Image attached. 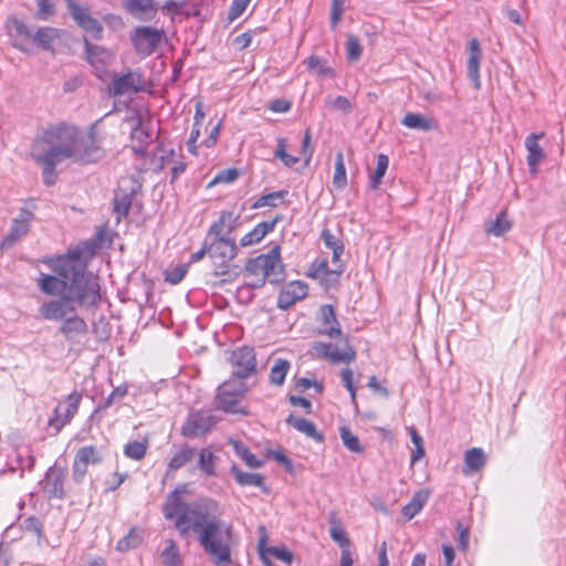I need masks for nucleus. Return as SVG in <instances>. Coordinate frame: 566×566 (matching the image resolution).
Returning a JSON list of instances; mask_svg holds the SVG:
<instances>
[{
	"label": "nucleus",
	"mask_w": 566,
	"mask_h": 566,
	"mask_svg": "<svg viewBox=\"0 0 566 566\" xmlns=\"http://www.w3.org/2000/svg\"><path fill=\"white\" fill-rule=\"evenodd\" d=\"M54 274L40 273L36 279L39 290L48 296L60 298L44 302L39 312L46 321H63L60 333L67 342H77L85 336L88 327L84 318L75 315V304L92 306L99 301V284L96 276L86 273L81 263V253L71 251L66 254L43 258Z\"/></svg>",
	"instance_id": "f257e3e1"
},
{
	"label": "nucleus",
	"mask_w": 566,
	"mask_h": 566,
	"mask_svg": "<svg viewBox=\"0 0 566 566\" xmlns=\"http://www.w3.org/2000/svg\"><path fill=\"white\" fill-rule=\"evenodd\" d=\"M188 492V484L182 483L167 495L163 506L165 518L175 521V527L182 537L191 531L197 532L200 545L217 565L230 563L232 525L218 517L219 503L211 497H201L191 504L184 502L181 494Z\"/></svg>",
	"instance_id": "f03ea898"
},
{
	"label": "nucleus",
	"mask_w": 566,
	"mask_h": 566,
	"mask_svg": "<svg viewBox=\"0 0 566 566\" xmlns=\"http://www.w3.org/2000/svg\"><path fill=\"white\" fill-rule=\"evenodd\" d=\"M188 492V484L182 483L167 495L163 506L165 518L175 521V527L182 537L191 531L197 532L200 545L217 565L230 563L232 525L218 517L219 503L211 497H201L191 504L184 502L181 494Z\"/></svg>",
	"instance_id": "7ed1b4c3"
},
{
	"label": "nucleus",
	"mask_w": 566,
	"mask_h": 566,
	"mask_svg": "<svg viewBox=\"0 0 566 566\" xmlns=\"http://www.w3.org/2000/svg\"><path fill=\"white\" fill-rule=\"evenodd\" d=\"M101 142L96 123L83 134L77 126L59 122L48 125L34 136L30 156L42 169L44 184L52 186L56 181L55 168L60 163L66 159L78 165L96 161Z\"/></svg>",
	"instance_id": "20e7f679"
},
{
	"label": "nucleus",
	"mask_w": 566,
	"mask_h": 566,
	"mask_svg": "<svg viewBox=\"0 0 566 566\" xmlns=\"http://www.w3.org/2000/svg\"><path fill=\"white\" fill-rule=\"evenodd\" d=\"M238 254L235 241L230 238H218L209 247L212 275L223 277L222 282L232 281L238 276V266L232 263Z\"/></svg>",
	"instance_id": "39448f33"
},
{
	"label": "nucleus",
	"mask_w": 566,
	"mask_h": 566,
	"mask_svg": "<svg viewBox=\"0 0 566 566\" xmlns=\"http://www.w3.org/2000/svg\"><path fill=\"white\" fill-rule=\"evenodd\" d=\"M248 391L247 384L237 378H230L222 382L217 390L216 406L218 409L230 412L248 415V411L240 407V402Z\"/></svg>",
	"instance_id": "423d86ee"
},
{
	"label": "nucleus",
	"mask_w": 566,
	"mask_h": 566,
	"mask_svg": "<svg viewBox=\"0 0 566 566\" xmlns=\"http://www.w3.org/2000/svg\"><path fill=\"white\" fill-rule=\"evenodd\" d=\"M82 399L83 394L75 389L64 400L59 401L46 422V427L53 436L59 434L65 426L71 423L78 411Z\"/></svg>",
	"instance_id": "0eeeda50"
},
{
	"label": "nucleus",
	"mask_w": 566,
	"mask_h": 566,
	"mask_svg": "<svg viewBox=\"0 0 566 566\" xmlns=\"http://www.w3.org/2000/svg\"><path fill=\"white\" fill-rule=\"evenodd\" d=\"M148 82L140 69L127 70L122 75H113L109 91L114 96H123L145 92Z\"/></svg>",
	"instance_id": "6e6552de"
},
{
	"label": "nucleus",
	"mask_w": 566,
	"mask_h": 566,
	"mask_svg": "<svg viewBox=\"0 0 566 566\" xmlns=\"http://www.w3.org/2000/svg\"><path fill=\"white\" fill-rule=\"evenodd\" d=\"M164 36V30L151 27H136L130 32V41L134 49L143 56H148L154 53L161 43Z\"/></svg>",
	"instance_id": "1a4fd4ad"
},
{
	"label": "nucleus",
	"mask_w": 566,
	"mask_h": 566,
	"mask_svg": "<svg viewBox=\"0 0 566 566\" xmlns=\"http://www.w3.org/2000/svg\"><path fill=\"white\" fill-rule=\"evenodd\" d=\"M332 264L333 266L329 268L326 258L317 259L311 263L306 275L313 280H317L319 284L326 289L335 286L339 282L344 266L339 260L336 262L332 260Z\"/></svg>",
	"instance_id": "9d476101"
},
{
	"label": "nucleus",
	"mask_w": 566,
	"mask_h": 566,
	"mask_svg": "<svg viewBox=\"0 0 566 566\" xmlns=\"http://www.w3.org/2000/svg\"><path fill=\"white\" fill-rule=\"evenodd\" d=\"M216 424L214 417L208 411L190 412L180 428L185 438L195 439L208 434Z\"/></svg>",
	"instance_id": "9b49d317"
},
{
	"label": "nucleus",
	"mask_w": 566,
	"mask_h": 566,
	"mask_svg": "<svg viewBox=\"0 0 566 566\" xmlns=\"http://www.w3.org/2000/svg\"><path fill=\"white\" fill-rule=\"evenodd\" d=\"M103 460L101 450L95 446L80 448L74 457L72 474L74 480L82 481L88 471L90 464H98Z\"/></svg>",
	"instance_id": "f8f14e48"
},
{
	"label": "nucleus",
	"mask_w": 566,
	"mask_h": 566,
	"mask_svg": "<svg viewBox=\"0 0 566 566\" xmlns=\"http://www.w3.org/2000/svg\"><path fill=\"white\" fill-rule=\"evenodd\" d=\"M310 286L306 282L294 280L285 283L277 294L276 305L280 310H289L308 295Z\"/></svg>",
	"instance_id": "ddd939ff"
},
{
	"label": "nucleus",
	"mask_w": 566,
	"mask_h": 566,
	"mask_svg": "<svg viewBox=\"0 0 566 566\" xmlns=\"http://www.w3.org/2000/svg\"><path fill=\"white\" fill-rule=\"evenodd\" d=\"M69 11L77 25L81 27L93 39L101 40L103 38V27L95 18H93L86 9L77 4L76 0H65Z\"/></svg>",
	"instance_id": "4468645a"
},
{
	"label": "nucleus",
	"mask_w": 566,
	"mask_h": 566,
	"mask_svg": "<svg viewBox=\"0 0 566 566\" xmlns=\"http://www.w3.org/2000/svg\"><path fill=\"white\" fill-rule=\"evenodd\" d=\"M233 378L243 380L255 371L256 361L252 348L240 347L233 350L231 356Z\"/></svg>",
	"instance_id": "2eb2a0df"
},
{
	"label": "nucleus",
	"mask_w": 566,
	"mask_h": 566,
	"mask_svg": "<svg viewBox=\"0 0 566 566\" xmlns=\"http://www.w3.org/2000/svg\"><path fill=\"white\" fill-rule=\"evenodd\" d=\"M313 349L318 357L325 358L332 364H349L356 358V350L348 345L347 338H345V347L342 350L337 349L332 344L324 342L315 343L313 345Z\"/></svg>",
	"instance_id": "dca6fc26"
},
{
	"label": "nucleus",
	"mask_w": 566,
	"mask_h": 566,
	"mask_svg": "<svg viewBox=\"0 0 566 566\" xmlns=\"http://www.w3.org/2000/svg\"><path fill=\"white\" fill-rule=\"evenodd\" d=\"M34 219L32 209L22 208L18 218L12 222L9 233L0 243L1 249L12 247L19 239L28 234L31 222Z\"/></svg>",
	"instance_id": "f3484780"
},
{
	"label": "nucleus",
	"mask_w": 566,
	"mask_h": 566,
	"mask_svg": "<svg viewBox=\"0 0 566 566\" xmlns=\"http://www.w3.org/2000/svg\"><path fill=\"white\" fill-rule=\"evenodd\" d=\"M317 334L329 338H337L343 335L340 324L332 305H322L317 313Z\"/></svg>",
	"instance_id": "a211bd4d"
},
{
	"label": "nucleus",
	"mask_w": 566,
	"mask_h": 566,
	"mask_svg": "<svg viewBox=\"0 0 566 566\" xmlns=\"http://www.w3.org/2000/svg\"><path fill=\"white\" fill-rule=\"evenodd\" d=\"M263 272L271 283H277L283 279L284 265L281 260V247L274 245L266 254H260Z\"/></svg>",
	"instance_id": "6ab92c4d"
},
{
	"label": "nucleus",
	"mask_w": 566,
	"mask_h": 566,
	"mask_svg": "<svg viewBox=\"0 0 566 566\" xmlns=\"http://www.w3.org/2000/svg\"><path fill=\"white\" fill-rule=\"evenodd\" d=\"M83 42L86 60L94 67L96 75L103 80L104 75H106L105 67L113 59V54L104 46L92 44L86 36L83 39Z\"/></svg>",
	"instance_id": "aec40b11"
},
{
	"label": "nucleus",
	"mask_w": 566,
	"mask_h": 566,
	"mask_svg": "<svg viewBox=\"0 0 566 566\" xmlns=\"http://www.w3.org/2000/svg\"><path fill=\"white\" fill-rule=\"evenodd\" d=\"M545 136L544 132L539 133H531L525 138V148L527 150V166L530 172L535 176L538 171L539 164L545 159L546 155L542 146L539 145V140Z\"/></svg>",
	"instance_id": "412c9836"
},
{
	"label": "nucleus",
	"mask_w": 566,
	"mask_h": 566,
	"mask_svg": "<svg viewBox=\"0 0 566 566\" xmlns=\"http://www.w3.org/2000/svg\"><path fill=\"white\" fill-rule=\"evenodd\" d=\"M282 220L283 216L276 214L271 220L259 222L251 231L241 237L240 245L245 248L260 243L269 233L275 229L276 224Z\"/></svg>",
	"instance_id": "4be33fe9"
},
{
	"label": "nucleus",
	"mask_w": 566,
	"mask_h": 566,
	"mask_svg": "<svg viewBox=\"0 0 566 566\" xmlns=\"http://www.w3.org/2000/svg\"><path fill=\"white\" fill-rule=\"evenodd\" d=\"M196 449L189 444L174 446L167 461L165 476H171L175 472L188 464L195 457Z\"/></svg>",
	"instance_id": "5701e85b"
},
{
	"label": "nucleus",
	"mask_w": 566,
	"mask_h": 566,
	"mask_svg": "<svg viewBox=\"0 0 566 566\" xmlns=\"http://www.w3.org/2000/svg\"><path fill=\"white\" fill-rule=\"evenodd\" d=\"M9 35L14 41L13 45L21 51L27 52L25 43L33 41V33L30 28L20 19L10 17L6 22Z\"/></svg>",
	"instance_id": "b1692460"
},
{
	"label": "nucleus",
	"mask_w": 566,
	"mask_h": 566,
	"mask_svg": "<svg viewBox=\"0 0 566 566\" xmlns=\"http://www.w3.org/2000/svg\"><path fill=\"white\" fill-rule=\"evenodd\" d=\"M239 214L233 211H221L219 218L210 226L209 234L218 238H224V234L233 232L238 226Z\"/></svg>",
	"instance_id": "393cba45"
},
{
	"label": "nucleus",
	"mask_w": 566,
	"mask_h": 566,
	"mask_svg": "<svg viewBox=\"0 0 566 566\" xmlns=\"http://www.w3.org/2000/svg\"><path fill=\"white\" fill-rule=\"evenodd\" d=\"M43 491L50 496L62 499L64 495V473L59 468H51L43 481Z\"/></svg>",
	"instance_id": "a878e982"
},
{
	"label": "nucleus",
	"mask_w": 566,
	"mask_h": 566,
	"mask_svg": "<svg viewBox=\"0 0 566 566\" xmlns=\"http://www.w3.org/2000/svg\"><path fill=\"white\" fill-rule=\"evenodd\" d=\"M260 558L265 566H273L272 558L279 559L287 565L293 562V554L285 546H270L265 547L263 541L259 545Z\"/></svg>",
	"instance_id": "bb28decb"
},
{
	"label": "nucleus",
	"mask_w": 566,
	"mask_h": 566,
	"mask_svg": "<svg viewBox=\"0 0 566 566\" xmlns=\"http://www.w3.org/2000/svg\"><path fill=\"white\" fill-rule=\"evenodd\" d=\"M286 423L315 442L324 441V434L317 431L315 423L311 420L291 413L286 418Z\"/></svg>",
	"instance_id": "cd10ccee"
},
{
	"label": "nucleus",
	"mask_w": 566,
	"mask_h": 566,
	"mask_svg": "<svg viewBox=\"0 0 566 566\" xmlns=\"http://www.w3.org/2000/svg\"><path fill=\"white\" fill-rule=\"evenodd\" d=\"M482 59V52L479 41L473 38L469 42V59H468V74L470 78L475 83V87H480V62Z\"/></svg>",
	"instance_id": "c85d7f7f"
},
{
	"label": "nucleus",
	"mask_w": 566,
	"mask_h": 566,
	"mask_svg": "<svg viewBox=\"0 0 566 566\" xmlns=\"http://www.w3.org/2000/svg\"><path fill=\"white\" fill-rule=\"evenodd\" d=\"M486 462V457L481 448H472L464 453V465L462 472L464 475H471L479 472Z\"/></svg>",
	"instance_id": "c756f323"
},
{
	"label": "nucleus",
	"mask_w": 566,
	"mask_h": 566,
	"mask_svg": "<svg viewBox=\"0 0 566 566\" xmlns=\"http://www.w3.org/2000/svg\"><path fill=\"white\" fill-rule=\"evenodd\" d=\"M245 277L247 282L252 287H262L266 282L263 266L261 265L259 255L254 259H250L245 264Z\"/></svg>",
	"instance_id": "7c9ffc66"
},
{
	"label": "nucleus",
	"mask_w": 566,
	"mask_h": 566,
	"mask_svg": "<svg viewBox=\"0 0 566 566\" xmlns=\"http://www.w3.org/2000/svg\"><path fill=\"white\" fill-rule=\"evenodd\" d=\"M62 33L59 29L43 27L33 34V42L44 50H53L55 42L61 39Z\"/></svg>",
	"instance_id": "2f4dec72"
},
{
	"label": "nucleus",
	"mask_w": 566,
	"mask_h": 566,
	"mask_svg": "<svg viewBox=\"0 0 566 566\" xmlns=\"http://www.w3.org/2000/svg\"><path fill=\"white\" fill-rule=\"evenodd\" d=\"M218 457L214 454L211 447L202 448L198 453V469L206 476H213L217 474Z\"/></svg>",
	"instance_id": "473e14b6"
},
{
	"label": "nucleus",
	"mask_w": 566,
	"mask_h": 566,
	"mask_svg": "<svg viewBox=\"0 0 566 566\" xmlns=\"http://www.w3.org/2000/svg\"><path fill=\"white\" fill-rule=\"evenodd\" d=\"M401 124L410 129L432 130L437 127V123L432 117L421 114L407 113L401 119Z\"/></svg>",
	"instance_id": "72a5a7b5"
},
{
	"label": "nucleus",
	"mask_w": 566,
	"mask_h": 566,
	"mask_svg": "<svg viewBox=\"0 0 566 566\" xmlns=\"http://www.w3.org/2000/svg\"><path fill=\"white\" fill-rule=\"evenodd\" d=\"M429 499V491L419 490L412 496V499L401 509L402 515L407 520L413 518L426 505Z\"/></svg>",
	"instance_id": "f704fd0d"
},
{
	"label": "nucleus",
	"mask_w": 566,
	"mask_h": 566,
	"mask_svg": "<svg viewBox=\"0 0 566 566\" xmlns=\"http://www.w3.org/2000/svg\"><path fill=\"white\" fill-rule=\"evenodd\" d=\"M231 473L238 484H240L242 486H250V485L259 486L264 492H266V488L264 486V478L261 474L243 472L235 464H233L231 467Z\"/></svg>",
	"instance_id": "c9c22d12"
},
{
	"label": "nucleus",
	"mask_w": 566,
	"mask_h": 566,
	"mask_svg": "<svg viewBox=\"0 0 566 566\" xmlns=\"http://www.w3.org/2000/svg\"><path fill=\"white\" fill-rule=\"evenodd\" d=\"M228 443L233 448L235 454L249 467L252 469L261 468L263 465V461L259 460L250 449L244 446L241 441L235 440L233 438L228 439Z\"/></svg>",
	"instance_id": "e433bc0d"
},
{
	"label": "nucleus",
	"mask_w": 566,
	"mask_h": 566,
	"mask_svg": "<svg viewBox=\"0 0 566 566\" xmlns=\"http://www.w3.org/2000/svg\"><path fill=\"white\" fill-rule=\"evenodd\" d=\"M329 535L334 542H336L342 549L350 548L352 542L347 536L342 523L336 518V513L329 514Z\"/></svg>",
	"instance_id": "4c0bfd02"
},
{
	"label": "nucleus",
	"mask_w": 566,
	"mask_h": 566,
	"mask_svg": "<svg viewBox=\"0 0 566 566\" xmlns=\"http://www.w3.org/2000/svg\"><path fill=\"white\" fill-rule=\"evenodd\" d=\"M149 441L148 438L143 440H133L124 446V454L126 458L134 461H142L148 451Z\"/></svg>",
	"instance_id": "58836bf2"
},
{
	"label": "nucleus",
	"mask_w": 566,
	"mask_h": 566,
	"mask_svg": "<svg viewBox=\"0 0 566 566\" xmlns=\"http://www.w3.org/2000/svg\"><path fill=\"white\" fill-rule=\"evenodd\" d=\"M125 9L135 17H139L144 13H151L155 15L157 12V7L154 0H125L124 1Z\"/></svg>",
	"instance_id": "ea45409f"
},
{
	"label": "nucleus",
	"mask_w": 566,
	"mask_h": 566,
	"mask_svg": "<svg viewBox=\"0 0 566 566\" xmlns=\"http://www.w3.org/2000/svg\"><path fill=\"white\" fill-rule=\"evenodd\" d=\"M512 228L511 221L507 219L506 210L501 211L495 220L490 221L485 226V231L488 234L500 237L507 232Z\"/></svg>",
	"instance_id": "a19ab883"
},
{
	"label": "nucleus",
	"mask_w": 566,
	"mask_h": 566,
	"mask_svg": "<svg viewBox=\"0 0 566 566\" xmlns=\"http://www.w3.org/2000/svg\"><path fill=\"white\" fill-rule=\"evenodd\" d=\"M304 63L307 70L314 72L318 76L335 77V71L327 65L326 61L317 55H310Z\"/></svg>",
	"instance_id": "79ce46f5"
},
{
	"label": "nucleus",
	"mask_w": 566,
	"mask_h": 566,
	"mask_svg": "<svg viewBox=\"0 0 566 566\" xmlns=\"http://www.w3.org/2000/svg\"><path fill=\"white\" fill-rule=\"evenodd\" d=\"M290 367L291 364L287 359L277 358L270 370V382L275 386H282Z\"/></svg>",
	"instance_id": "37998d69"
},
{
	"label": "nucleus",
	"mask_w": 566,
	"mask_h": 566,
	"mask_svg": "<svg viewBox=\"0 0 566 566\" xmlns=\"http://www.w3.org/2000/svg\"><path fill=\"white\" fill-rule=\"evenodd\" d=\"M333 186L338 190H343L347 186L346 167L343 151H338L335 157Z\"/></svg>",
	"instance_id": "c03bdc74"
},
{
	"label": "nucleus",
	"mask_w": 566,
	"mask_h": 566,
	"mask_svg": "<svg viewBox=\"0 0 566 566\" xmlns=\"http://www.w3.org/2000/svg\"><path fill=\"white\" fill-rule=\"evenodd\" d=\"M389 166V158L385 154H379L377 156V165L375 168V171L369 176V186L373 190H376L380 184L381 180L387 171V168Z\"/></svg>",
	"instance_id": "a18cd8bd"
},
{
	"label": "nucleus",
	"mask_w": 566,
	"mask_h": 566,
	"mask_svg": "<svg viewBox=\"0 0 566 566\" xmlns=\"http://www.w3.org/2000/svg\"><path fill=\"white\" fill-rule=\"evenodd\" d=\"M160 559L165 566H180L181 558L177 544L174 539L166 541V546L160 554Z\"/></svg>",
	"instance_id": "49530a36"
},
{
	"label": "nucleus",
	"mask_w": 566,
	"mask_h": 566,
	"mask_svg": "<svg viewBox=\"0 0 566 566\" xmlns=\"http://www.w3.org/2000/svg\"><path fill=\"white\" fill-rule=\"evenodd\" d=\"M339 436L344 446L352 452L363 453L364 448L361 447L359 439L354 434L350 429L346 426L339 428Z\"/></svg>",
	"instance_id": "de8ad7c7"
},
{
	"label": "nucleus",
	"mask_w": 566,
	"mask_h": 566,
	"mask_svg": "<svg viewBox=\"0 0 566 566\" xmlns=\"http://www.w3.org/2000/svg\"><path fill=\"white\" fill-rule=\"evenodd\" d=\"M274 156L279 158L286 167H293L300 161L298 157L292 156L287 153V143L282 137L276 139V149L274 151Z\"/></svg>",
	"instance_id": "09e8293b"
},
{
	"label": "nucleus",
	"mask_w": 566,
	"mask_h": 566,
	"mask_svg": "<svg viewBox=\"0 0 566 566\" xmlns=\"http://www.w3.org/2000/svg\"><path fill=\"white\" fill-rule=\"evenodd\" d=\"M322 239H323L325 245L333 251V261L334 262L338 261L340 254L344 251L343 243L328 229L323 230Z\"/></svg>",
	"instance_id": "8fccbe9b"
},
{
	"label": "nucleus",
	"mask_w": 566,
	"mask_h": 566,
	"mask_svg": "<svg viewBox=\"0 0 566 566\" xmlns=\"http://www.w3.org/2000/svg\"><path fill=\"white\" fill-rule=\"evenodd\" d=\"M363 53L361 45L359 43V40L354 34L347 35L346 40V54L347 59L350 62H356L360 59Z\"/></svg>",
	"instance_id": "3c124183"
},
{
	"label": "nucleus",
	"mask_w": 566,
	"mask_h": 566,
	"mask_svg": "<svg viewBox=\"0 0 566 566\" xmlns=\"http://www.w3.org/2000/svg\"><path fill=\"white\" fill-rule=\"evenodd\" d=\"M285 193V191H275L263 195L252 205V208L260 209L263 207H276L277 201L281 200Z\"/></svg>",
	"instance_id": "603ef678"
},
{
	"label": "nucleus",
	"mask_w": 566,
	"mask_h": 566,
	"mask_svg": "<svg viewBox=\"0 0 566 566\" xmlns=\"http://www.w3.org/2000/svg\"><path fill=\"white\" fill-rule=\"evenodd\" d=\"M239 177V171L235 168L220 170L214 178L209 182L208 187L219 184H231Z\"/></svg>",
	"instance_id": "864d4df0"
},
{
	"label": "nucleus",
	"mask_w": 566,
	"mask_h": 566,
	"mask_svg": "<svg viewBox=\"0 0 566 566\" xmlns=\"http://www.w3.org/2000/svg\"><path fill=\"white\" fill-rule=\"evenodd\" d=\"M130 198L127 195L116 196L114 198V211L118 216V220L122 217H126L130 209Z\"/></svg>",
	"instance_id": "5fc2aeb1"
},
{
	"label": "nucleus",
	"mask_w": 566,
	"mask_h": 566,
	"mask_svg": "<svg viewBox=\"0 0 566 566\" xmlns=\"http://www.w3.org/2000/svg\"><path fill=\"white\" fill-rule=\"evenodd\" d=\"M189 269V264H180L172 270L166 272L165 280L171 284L180 283L186 276Z\"/></svg>",
	"instance_id": "6e6d98bb"
},
{
	"label": "nucleus",
	"mask_w": 566,
	"mask_h": 566,
	"mask_svg": "<svg viewBox=\"0 0 566 566\" xmlns=\"http://www.w3.org/2000/svg\"><path fill=\"white\" fill-rule=\"evenodd\" d=\"M252 0H233L230 8L228 19L230 22L238 19L247 10Z\"/></svg>",
	"instance_id": "4d7b16f0"
},
{
	"label": "nucleus",
	"mask_w": 566,
	"mask_h": 566,
	"mask_svg": "<svg viewBox=\"0 0 566 566\" xmlns=\"http://www.w3.org/2000/svg\"><path fill=\"white\" fill-rule=\"evenodd\" d=\"M343 384L350 394L352 401H356V388L354 386V374L349 368H344L340 373Z\"/></svg>",
	"instance_id": "13d9d810"
},
{
	"label": "nucleus",
	"mask_w": 566,
	"mask_h": 566,
	"mask_svg": "<svg viewBox=\"0 0 566 566\" xmlns=\"http://www.w3.org/2000/svg\"><path fill=\"white\" fill-rule=\"evenodd\" d=\"M254 33H255V31L249 30L247 32H243V33L237 35L233 40V45L239 50L247 49L251 44Z\"/></svg>",
	"instance_id": "bf43d9fd"
},
{
	"label": "nucleus",
	"mask_w": 566,
	"mask_h": 566,
	"mask_svg": "<svg viewBox=\"0 0 566 566\" xmlns=\"http://www.w3.org/2000/svg\"><path fill=\"white\" fill-rule=\"evenodd\" d=\"M188 0L177 1V0H167L163 9L170 15L180 14L184 7L187 4Z\"/></svg>",
	"instance_id": "052dcab7"
},
{
	"label": "nucleus",
	"mask_w": 566,
	"mask_h": 566,
	"mask_svg": "<svg viewBox=\"0 0 566 566\" xmlns=\"http://www.w3.org/2000/svg\"><path fill=\"white\" fill-rule=\"evenodd\" d=\"M457 531L459 533L458 546L461 551L467 552L469 548V530L461 522H458Z\"/></svg>",
	"instance_id": "680f3d73"
},
{
	"label": "nucleus",
	"mask_w": 566,
	"mask_h": 566,
	"mask_svg": "<svg viewBox=\"0 0 566 566\" xmlns=\"http://www.w3.org/2000/svg\"><path fill=\"white\" fill-rule=\"evenodd\" d=\"M39 6V18L48 20L54 13V6L51 0H36Z\"/></svg>",
	"instance_id": "e2e57ef3"
},
{
	"label": "nucleus",
	"mask_w": 566,
	"mask_h": 566,
	"mask_svg": "<svg viewBox=\"0 0 566 566\" xmlns=\"http://www.w3.org/2000/svg\"><path fill=\"white\" fill-rule=\"evenodd\" d=\"M311 140H312L311 132L306 130V133L303 137V142H302V149L300 151L301 157L304 158L306 163H308L312 157Z\"/></svg>",
	"instance_id": "0e129e2a"
},
{
	"label": "nucleus",
	"mask_w": 566,
	"mask_h": 566,
	"mask_svg": "<svg viewBox=\"0 0 566 566\" xmlns=\"http://www.w3.org/2000/svg\"><path fill=\"white\" fill-rule=\"evenodd\" d=\"M291 102L284 98H277L271 102L269 109L273 113H286L291 109Z\"/></svg>",
	"instance_id": "69168bd1"
},
{
	"label": "nucleus",
	"mask_w": 566,
	"mask_h": 566,
	"mask_svg": "<svg viewBox=\"0 0 566 566\" xmlns=\"http://www.w3.org/2000/svg\"><path fill=\"white\" fill-rule=\"evenodd\" d=\"M332 105L335 109H338L343 113H349L353 108L350 101L346 96L342 95L337 96L333 101Z\"/></svg>",
	"instance_id": "338daca9"
},
{
	"label": "nucleus",
	"mask_w": 566,
	"mask_h": 566,
	"mask_svg": "<svg viewBox=\"0 0 566 566\" xmlns=\"http://www.w3.org/2000/svg\"><path fill=\"white\" fill-rule=\"evenodd\" d=\"M289 401H290V403H291L293 407H301V408H303L307 413H311V412H312V402H311L308 399L304 398V397L290 396Z\"/></svg>",
	"instance_id": "774afa93"
}]
</instances>
